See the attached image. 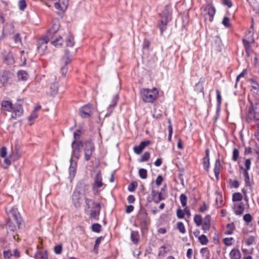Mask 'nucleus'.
<instances>
[{
  "label": "nucleus",
  "instance_id": "obj_1",
  "mask_svg": "<svg viewBox=\"0 0 259 259\" xmlns=\"http://www.w3.org/2000/svg\"><path fill=\"white\" fill-rule=\"evenodd\" d=\"M82 134V132L78 130L74 133V141L72 142L71 146L72 148V156L77 159H79L80 156L81 148H83L84 159L85 161H89L94 151H95V146L93 142L90 141L81 142L78 139Z\"/></svg>",
  "mask_w": 259,
  "mask_h": 259
},
{
  "label": "nucleus",
  "instance_id": "obj_2",
  "mask_svg": "<svg viewBox=\"0 0 259 259\" xmlns=\"http://www.w3.org/2000/svg\"><path fill=\"white\" fill-rule=\"evenodd\" d=\"M9 215V220L7 223V228L8 233L10 231L14 232L17 227L20 228L22 221L19 213L16 211L10 212Z\"/></svg>",
  "mask_w": 259,
  "mask_h": 259
},
{
  "label": "nucleus",
  "instance_id": "obj_3",
  "mask_svg": "<svg viewBox=\"0 0 259 259\" xmlns=\"http://www.w3.org/2000/svg\"><path fill=\"white\" fill-rule=\"evenodd\" d=\"M171 16V10L169 6H166L163 10L159 14L160 23L159 27L161 32L162 33L166 28L167 23L170 21Z\"/></svg>",
  "mask_w": 259,
  "mask_h": 259
},
{
  "label": "nucleus",
  "instance_id": "obj_4",
  "mask_svg": "<svg viewBox=\"0 0 259 259\" xmlns=\"http://www.w3.org/2000/svg\"><path fill=\"white\" fill-rule=\"evenodd\" d=\"M140 94L144 102L152 103L156 99L158 95V91L155 88H153L152 90L142 89L140 91Z\"/></svg>",
  "mask_w": 259,
  "mask_h": 259
},
{
  "label": "nucleus",
  "instance_id": "obj_5",
  "mask_svg": "<svg viewBox=\"0 0 259 259\" xmlns=\"http://www.w3.org/2000/svg\"><path fill=\"white\" fill-rule=\"evenodd\" d=\"M85 202L88 209L91 208L90 212V218L97 220L100 213V204L95 203L92 199L89 198L85 199Z\"/></svg>",
  "mask_w": 259,
  "mask_h": 259
},
{
  "label": "nucleus",
  "instance_id": "obj_6",
  "mask_svg": "<svg viewBox=\"0 0 259 259\" xmlns=\"http://www.w3.org/2000/svg\"><path fill=\"white\" fill-rule=\"evenodd\" d=\"M83 188V191L89 189V186L82 182H79L77 185V188L74 191L72 195V201L76 207L79 206V201L81 195L82 194L81 189Z\"/></svg>",
  "mask_w": 259,
  "mask_h": 259
},
{
  "label": "nucleus",
  "instance_id": "obj_7",
  "mask_svg": "<svg viewBox=\"0 0 259 259\" xmlns=\"http://www.w3.org/2000/svg\"><path fill=\"white\" fill-rule=\"evenodd\" d=\"M215 13V10L214 7L209 5L206 6L204 9L203 13L205 20H208L209 22H212Z\"/></svg>",
  "mask_w": 259,
  "mask_h": 259
},
{
  "label": "nucleus",
  "instance_id": "obj_8",
  "mask_svg": "<svg viewBox=\"0 0 259 259\" xmlns=\"http://www.w3.org/2000/svg\"><path fill=\"white\" fill-rule=\"evenodd\" d=\"M72 61V58L69 54V51L67 50H65V55L61 60L62 63L64 66L61 68V72L63 75H65L66 74L68 68L67 65L70 63Z\"/></svg>",
  "mask_w": 259,
  "mask_h": 259
},
{
  "label": "nucleus",
  "instance_id": "obj_9",
  "mask_svg": "<svg viewBox=\"0 0 259 259\" xmlns=\"http://www.w3.org/2000/svg\"><path fill=\"white\" fill-rule=\"evenodd\" d=\"M93 108L91 105H87L82 107L79 111V114L82 118H88L93 113Z\"/></svg>",
  "mask_w": 259,
  "mask_h": 259
},
{
  "label": "nucleus",
  "instance_id": "obj_10",
  "mask_svg": "<svg viewBox=\"0 0 259 259\" xmlns=\"http://www.w3.org/2000/svg\"><path fill=\"white\" fill-rule=\"evenodd\" d=\"M12 111L11 117L14 119H16L17 117L21 116L23 113L22 105L18 103L13 106Z\"/></svg>",
  "mask_w": 259,
  "mask_h": 259
},
{
  "label": "nucleus",
  "instance_id": "obj_11",
  "mask_svg": "<svg viewBox=\"0 0 259 259\" xmlns=\"http://www.w3.org/2000/svg\"><path fill=\"white\" fill-rule=\"evenodd\" d=\"M12 76V74L7 71L0 73V82L4 85L6 86L9 84V80Z\"/></svg>",
  "mask_w": 259,
  "mask_h": 259
},
{
  "label": "nucleus",
  "instance_id": "obj_12",
  "mask_svg": "<svg viewBox=\"0 0 259 259\" xmlns=\"http://www.w3.org/2000/svg\"><path fill=\"white\" fill-rule=\"evenodd\" d=\"M49 40L47 37L39 39L37 41V50L40 54H43L47 48V44Z\"/></svg>",
  "mask_w": 259,
  "mask_h": 259
},
{
  "label": "nucleus",
  "instance_id": "obj_13",
  "mask_svg": "<svg viewBox=\"0 0 259 259\" xmlns=\"http://www.w3.org/2000/svg\"><path fill=\"white\" fill-rule=\"evenodd\" d=\"M150 144L149 140H146L142 142L139 145L136 146L134 148V151L137 154H140L141 153L144 149L149 146Z\"/></svg>",
  "mask_w": 259,
  "mask_h": 259
},
{
  "label": "nucleus",
  "instance_id": "obj_14",
  "mask_svg": "<svg viewBox=\"0 0 259 259\" xmlns=\"http://www.w3.org/2000/svg\"><path fill=\"white\" fill-rule=\"evenodd\" d=\"M102 179L101 173L99 172L97 174L95 177V181L93 184L94 190L98 191V189L103 186V184L102 182Z\"/></svg>",
  "mask_w": 259,
  "mask_h": 259
},
{
  "label": "nucleus",
  "instance_id": "obj_15",
  "mask_svg": "<svg viewBox=\"0 0 259 259\" xmlns=\"http://www.w3.org/2000/svg\"><path fill=\"white\" fill-rule=\"evenodd\" d=\"M68 0H58L55 3V7L57 10L65 11L68 7Z\"/></svg>",
  "mask_w": 259,
  "mask_h": 259
},
{
  "label": "nucleus",
  "instance_id": "obj_16",
  "mask_svg": "<svg viewBox=\"0 0 259 259\" xmlns=\"http://www.w3.org/2000/svg\"><path fill=\"white\" fill-rule=\"evenodd\" d=\"M233 209L236 215H241L244 212V204L242 202H235L234 203Z\"/></svg>",
  "mask_w": 259,
  "mask_h": 259
},
{
  "label": "nucleus",
  "instance_id": "obj_17",
  "mask_svg": "<svg viewBox=\"0 0 259 259\" xmlns=\"http://www.w3.org/2000/svg\"><path fill=\"white\" fill-rule=\"evenodd\" d=\"M138 220L139 221L141 226L144 228L146 226L148 223L147 214L144 212H140L138 215Z\"/></svg>",
  "mask_w": 259,
  "mask_h": 259
},
{
  "label": "nucleus",
  "instance_id": "obj_18",
  "mask_svg": "<svg viewBox=\"0 0 259 259\" xmlns=\"http://www.w3.org/2000/svg\"><path fill=\"white\" fill-rule=\"evenodd\" d=\"M202 230L204 233H206L210 229V217L209 215H207L204 218L202 223Z\"/></svg>",
  "mask_w": 259,
  "mask_h": 259
},
{
  "label": "nucleus",
  "instance_id": "obj_19",
  "mask_svg": "<svg viewBox=\"0 0 259 259\" xmlns=\"http://www.w3.org/2000/svg\"><path fill=\"white\" fill-rule=\"evenodd\" d=\"M51 42V44L54 46L55 47H59L61 46L63 44V40L61 36H58L54 38V36H52V38L48 39Z\"/></svg>",
  "mask_w": 259,
  "mask_h": 259
},
{
  "label": "nucleus",
  "instance_id": "obj_20",
  "mask_svg": "<svg viewBox=\"0 0 259 259\" xmlns=\"http://www.w3.org/2000/svg\"><path fill=\"white\" fill-rule=\"evenodd\" d=\"M13 107V104L10 101H3L2 102L1 108L2 110L4 111H12Z\"/></svg>",
  "mask_w": 259,
  "mask_h": 259
},
{
  "label": "nucleus",
  "instance_id": "obj_21",
  "mask_svg": "<svg viewBox=\"0 0 259 259\" xmlns=\"http://www.w3.org/2000/svg\"><path fill=\"white\" fill-rule=\"evenodd\" d=\"M242 42L245 48V52H251L252 49L250 44L254 42V38L252 36V34L251 35L250 39H248V40L243 39Z\"/></svg>",
  "mask_w": 259,
  "mask_h": 259
},
{
  "label": "nucleus",
  "instance_id": "obj_22",
  "mask_svg": "<svg viewBox=\"0 0 259 259\" xmlns=\"http://www.w3.org/2000/svg\"><path fill=\"white\" fill-rule=\"evenodd\" d=\"M59 28V25L58 23H55L53 24L52 27L50 29L47 33V37L48 39L50 38H52V36H54V35L57 32Z\"/></svg>",
  "mask_w": 259,
  "mask_h": 259
},
{
  "label": "nucleus",
  "instance_id": "obj_23",
  "mask_svg": "<svg viewBox=\"0 0 259 259\" xmlns=\"http://www.w3.org/2000/svg\"><path fill=\"white\" fill-rule=\"evenodd\" d=\"M14 32V26L12 24H7L3 28V34L8 35L12 34Z\"/></svg>",
  "mask_w": 259,
  "mask_h": 259
},
{
  "label": "nucleus",
  "instance_id": "obj_24",
  "mask_svg": "<svg viewBox=\"0 0 259 259\" xmlns=\"http://www.w3.org/2000/svg\"><path fill=\"white\" fill-rule=\"evenodd\" d=\"M231 259H240L241 253L238 249H233L230 253Z\"/></svg>",
  "mask_w": 259,
  "mask_h": 259
},
{
  "label": "nucleus",
  "instance_id": "obj_25",
  "mask_svg": "<svg viewBox=\"0 0 259 259\" xmlns=\"http://www.w3.org/2000/svg\"><path fill=\"white\" fill-rule=\"evenodd\" d=\"M220 167H221V163L219 159H217L215 161L214 167V172L215 174V176L217 179L218 180L219 176L220 171Z\"/></svg>",
  "mask_w": 259,
  "mask_h": 259
},
{
  "label": "nucleus",
  "instance_id": "obj_26",
  "mask_svg": "<svg viewBox=\"0 0 259 259\" xmlns=\"http://www.w3.org/2000/svg\"><path fill=\"white\" fill-rule=\"evenodd\" d=\"M17 77L19 80H26L28 78V74L26 71L20 70L17 73Z\"/></svg>",
  "mask_w": 259,
  "mask_h": 259
},
{
  "label": "nucleus",
  "instance_id": "obj_27",
  "mask_svg": "<svg viewBox=\"0 0 259 259\" xmlns=\"http://www.w3.org/2000/svg\"><path fill=\"white\" fill-rule=\"evenodd\" d=\"M131 238L134 243H137L139 240V235L137 231H132L131 234Z\"/></svg>",
  "mask_w": 259,
  "mask_h": 259
},
{
  "label": "nucleus",
  "instance_id": "obj_28",
  "mask_svg": "<svg viewBox=\"0 0 259 259\" xmlns=\"http://www.w3.org/2000/svg\"><path fill=\"white\" fill-rule=\"evenodd\" d=\"M242 198V195L240 193L236 192L233 194L232 200L234 203L239 202V201H241Z\"/></svg>",
  "mask_w": 259,
  "mask_h": 259
},
{
  "label": "nucleus",
  "instance_id": "obj_29",
  "mask_svg": "<svg viewBox=\"0 0 259 259\" xmlns=\"http://www.w3.org/2000/svg\"><path fill=\"white\" fill-rule=\"evenodd\" d=\"M194 221L197 227L202 225L203 219L202 217L199 214H195L194 217Z\"/></svg>",
  "mask_w": 259,
  "mask_h": 259
},
{
  "label": "nucleus",
  "instance_id": "obj_30",
  "mask_svg": "<svg viewBox=\"0 0 259 259\" xmlns=\"http://www.w3.org/2000/svg\"><path fill=\"white\" fill-rule=\"evenodd\" d=\"M256 238L255 236H250L246 239V243L247 245L250 246L255 244Z\"/></svg>",
  "mask_w": 259,
  "mask_h": 259
},
{
  "label": "nucleus",
  "instance_id": "obj_31",
  "mask_svg": "<svg viewBox=\"0 0 259 259\" xmlns=\"http://www.w3.org/2000/svg\"><path fill=\"white\" fill-rule=\"evenodd\" d=\"M70 162L71 163H70V166L69 167L70 174V175H72L73 176H74V173L75 172V169H76V162H74V163L73 162V160H72V157L70 159Z\"/></svg>",
  "mask_w": 259,
  "mask_h": 259
},
{
  "label": "nucleus",
  "instance_id": "obj_32",
  "mask_svg": "<svg viewBox=\"0 0 259 259\" xmlns=\"http://www.w3.org/2000/svg\"><path fill=\"white\" fill-rule=\"evenodd\" d=\"M198 240L202 245H206L208 242L207 237L204 235H201L198 237Z\"/></svg>",
  "mask_w": 259,
  "mask_h": 259
},
{
  "label": "nucleus",
  "instance_id": "obj_33",
  "mask_svg": "<svg viewBox=\"0 0 259 259\" xmlns=\"http://www.w3.org/2000/svg\"><path fill=\"white\" fill-rule=\"evenodd\" d=\"M5 62L7 64H12L14 62L13 55L11 54H8L5 58Z\"/></svg>",
  "mask_w": 259,
  "mask_h": 259
},
{
  "label": "nucleus",
  "instance_id": "obj_34",
  "mask_svg": "<svg viewBox=\"0 0 259 259\" xmlns=\"http://www.w3.org/2000/svg\"><path fill=\"white\" fill-rule=\"evenodd\" d=\"M180 201L183 207L187 205V197L184 194H182L180 197Z\"/></svg>",
  "mask_w": 259,
  "mask_h": 259
},
{
  "label": "nucleus",
  "instance_id": "obj_35",
  "mask_svg": "<svg viewBox=\"0 0 259 259\" xmlns=\"http://www.w3.org/2000/svg\"><path fill=\"white\" fill-rule=\"evenodd\" d=\"M140 177L142 179H145L147 176V170L144 168H140L139 170Z\"/></svg>",
  "mask_w": 259,
  "mask_h": 259
},
{
  "label": "nucleus",
  "instance_id": "obj_36",
  "mask_svg": "<svg viewBox=\"0 0 259 259\" xmlns=\"http://www.w3.org/2000/svg\"><path fill=\"white\" fill-rule=\"evenodd\" d=\"M101 225L99 224H94L92 226V229L93 232L99 233L101 231Z\"/></svg>",
  "mask_w": 259,
  "mask_h": 259
},
{
  "label": "nucleus",
  "instance_id": "obj_37",
  "mask_svg": "<svg viewBox=\"0 0 259 259\" xmlns=\"http://www.w3.org/2000/svg\"><path fill=\"white\" fill-rule=\"evenodd\" d=\"M36 259H48L46 253L42 252H38L35 255Z\"/></svg>",
  "mask_w": 259,
  "mask_h": 259
},
{
  "label": "nucleus",
  "instance_id": "obj_38",
  "mask_svg": "<svg viewBox=\"0 0 259 259\" xmlns=\"http://www.w3.org/2000/svg\"><path fill=\"white\" fill-rule=\"evenodd\" d=\"M150 157V154L148 152H146L142 156L140 160V162H144L148 161Z\"/></svg>",
  "mask_w": 259,
  "mask_h": 259
},
{
  "label": "nucleus",
  "instance_id": "obj_39",
  "mask_svg": "<svg viewBox=\"0 0 259 259\" xmlns=\"http://www.w3.org/2000/svg\"><path fill=\"white\" fill-rule=\"evenodd\" d=\"M177 228L181 233L184 234L186 232L185 227L182 222L177 223Z\"/></svg>",
  "mask_w": 259,
  "mask_h": 259
},
{
  "label": "nucleus",
  "instance_id": "obj_40",
  "mask_svg": "<svg viewBox=\"0 0 259 259\" xmlns=\"http://www.w3.org/2000/svg\"><path fill=\"white\" fill-rule=\"evenodd\" d=\"M216 204L218 207H221L222 205L223 200L222 195L217 194L215 198Z\"/></svg>",
  "mask_w": 259,
  "mask_h": 259
},
{
  "label": "nucleus",
  "instance_id": "obj_41",
  "mask_svg": "<svg viewBox=\"0 0 259 259\" xmlns=\"http://www.w3.org/2000/svg\"><path fill=\"white\" fill-rule=\"evenodd\" d=\"M66 45L69 47H72L74 44V38L72 36H69L66 41Z\"/></svg>",
  "mask_w": 259,
  "mask_h": 259
},
{
  "label": "nucleus",
  "instance_id": "obj_42",
  "mask_svg": "<svg viewBox=\"0 0 259 259\" xmlns=\"http://www.w3.org/2000/svg\"><path fill=\"white\" fill-rule=\"evenodd\" d=\"M222 23L226 27H230L231 26L230 19L228 17H225L224 18Z\"/></svg>",
  "mask_w": 259,
  "mask_h": 259
},
{
  "label": "nucleus",
  "instance_id": "obj_43",
  "mask_svg": "<svg viewBox=\"0 0 259 259\" xmlns=\"http://www.w3.org/2000/svg\"><path fill=\"white\" fill-rule=\"evenodd\" d=\"M200 252L202 255L206 258L209 257V250L206 247L202 248L200 250Z\"/></svg>",
  "mask_w": 259,
  "mask_h": 259
},
{
  "label": "nucleus",
  "instance_id": "obj_44",
  "mask_svg": "<svg viewBox=\"0 0 259 259\" xmlns=\"http://www.w3.org/2000/svg\"><path fill=\"white\" fill-rule=\"evenodd\" d=\"M203 166L204 168L207 170L209 167V158L204 157L203 158Z\"/></svg>",
  "mask_w": 259,
  "mask_h": 259
},
{
  "label": "nucleus",
  "instance_id": "obj_45",
  "mask_svg": "<svg viewBox=\"0 0 259 259\" xmlns=\"http://www.w3.org/2000/svg\"><path fill=\"white\" fill-rule=\"evenodd\" d=\"M239 152L237 149H234L233 152V160L235 161H237L239 157Z\"/></svg>",
  "mask_w": 259,
  "mask_h": 259
},
{
  "label": "nucleus",
  "instance_id": "obj_46",
  "mask_svg": "<svg viewBox=\"0 0 259 259\" xmlns=\"http://www.w3.org/2000/svg\"><path fill=\"white\" fill-rule=\"evenodd\" d=\"M7 154V148L3 147L0 149V156L3 158H5Z\"/></svg>",
  "mask_w": 259,
  "mask_h": 259
},
{
  "label": "nucleus",
  "instance_id": "obj_47",
  "mask_svg": "<svg viewBox=\"0 0 259 259\" xmlns=\"http://www.w3.org/2000/svg\"><path fill=\"white\" fill-rule=\"evenodd\" d=\"M166 247L165 246H162L159 248L158 255L159 256H164V254L167 252V251L165 250Z\"/></svg>",
  "mask_w": 259,
  "mask_h": 259
},
{
  "label": "nucleus",
  "instance_id": "obj_48",
  "mask_svg": "<svg viewBox=\"0 0 259 259\" xmlns=\"http://www.w3.org/2000/svg\"><path fill=\"white\" fill-rule=\"evenodd\" d=\"M19 9L21 10H24L26 7V4L24 0H20L19 2Z\"/></svg>",
  "mask_w": 259,
  "mask_h": 259
},
{
  "label": "nucleus",
  "instance_id": "obj_49",
  "mask_svg": "<svg viewBox=\"0 0 259 259\" xmlns=\"http://www.w3.org/2000/svg\"><path fill=\"white\" fill-rule=\"evenodd\" d=\"M37 116L38 115L37 113L33 111L31 115L29 116L28 119L29 121L31 122V121L36 119Z\"/></svg>",
  "mask_w": 259,
  "mask_h": 259
},
{
  "label": "nucleus",
  "instance_id": "obj_50",
  "mask_svg": "<svg viewBox=\"0 0 259 259\" xmlns=\"http://www.w3.org/2000/svg\"><path fill=\"white\" fill-rule=\"evenodd\" d=\"M208 207V205L206 204L205 203H204L203 205L199 207V210L200 212H203L206 210H207Z\"/></svg>",
  "mask_w": 259,
  "mask_h": 259
},
{
  "label": "nucleus",
  "instance_id": "obj_51",
  "mask_svg": "<svg viewBox=\"0 0 259 259\" xmlns=\"http://www.w3.org/2000/svg\"><path fill=\"white\" fill-rule=\"evenodd\" d=\"M54 249V252L56 254H60L62 252V246L61 245H57V246H55Z\"/></svg>",
  "mask_w": 259,
  "mask_h": 259
},
{
  "label": "nucleus",
  "instance_id": "obj_52",
  "mask_svg": "<svg viewBox=\"0 0 259 259\" xmlns=\"http://www.w3.org/2000/svg\"><path fill=\"white\" fill-rule=\"evenodd\" d=\"M12 256V252L10 250H5L4 251V256L5 258H10Z\"/></svg>",
  "mask_w": 259,
  "mask_h": 259
},
{
  "label": "nucleus",
  "instance_id": "obj_53",
  "mask_svg": "<svg viewBox=\"0 0 259 259\" xmlns=\"http://www.w3.org/2000/svg\"><path fill=\"white\" fill-rule=\"evenodd\" d=\"M243 220L247 223H250L252 220V217L249 213L245 214L243 217Z\"/></svg>",
  "mask_w": 259,
  "mask_h": 259
},
{
  "label": "nucleus",
  "instance_id": "obj_54",
  "mask_svg": "<svg viewBox=\"0 0 259 259\" xmlns=\"http://www.w3.org/2000/svg\"><path fill=\"white\" fill-rule=\"evenodd\" d=\"M177 215L179 219H183L184 217L183 211L181 209H178L177 211Z\"/></svg>",
  "mask_w": 259,
  "mask_h": 259
},
{
  "label": "nucleus",
  "instance_id": "obj_55",
  "mask_svg": "<svg viewBox=\"0 0 259 259\" xmlns=\"http://www.w3.org/2000/svg\"><path fill=\"white\" fill-rule=\"evenodd\" d=\"M232 240H233L232 238H226L224 239V243L226 245H227L228 246H230V245H231L232 244Z\"/></svg>",
  "mask_w": 259,
  "mask_h": 259
},
{
  "label": "nucleus",
  "instance_id": "obj_56",
  "mask_svg": "<svg viewBox=\"0 0 259 259\" xmlns=\"http://www.w3.org/2000/svg\"><path fill=\"white\" fill-rule=\"evenodd\" d=\"M247 73V71L246 69H244L242 71V72L240 73L237 76V78H236V82H238L239 81L240 78L241 77H244Z\"/></svg>",
  "mask_w": 259,
  "mask_h": 259
},
{
  "label": "nucleus",
  "instance_id": "obj_57",
  "mask_svg": "<svg viewBox=\"0 0 259 259\" xmlns=\"http://www.w3.org/2000/svg\"><path fill=\"white\" fill-rule=\"evenodd\" d=\"M102 239V237H98L96 239V242H95V245L94 246V249L95 250H97L98 249V246L101 243V240Z\"/></svg>",
  "mask_w": 259,
  "mask_h": 259
},
{
  "label": "nucleus",
  "instance_id": "obj_58",
  "mask_svg": "<svg viewBox=\"0 0 259 259\" xmlns=\"http://www.w3.org/2000/svg\"><path fill=\"white\" fill-rule=\"evenodd\" d=\"M251 164V161L250 159H247L246 160L245 162V169L244 170H248L250 169Z\"/></svg>",
  "mask_w": 259,
  "mask_h": 259
},
{
  "label": "nucleus",
  "instance_id": "obj_59",
  "mask_svg": "<svg viewBox=\"0 0 259 259\" xmlns=\"http://www.w3.org/2000/svg\"><path fill=\"white\" fill-rule=\"evenodd\" d=\"M162 181H163L162 177L160 175H159L156 180V185L157 186H160L161 184Z\"/></svg>",
  "mask_w": 259,
  "mask_h": 259
},
{
  "label": "nucleus",
  "instance_id": "obj_60",
  "mask_svg": "<svg viewBox=\"0 0 259 259\" xmlns=\"http://www.w3.org/2000/svg\"><path fill=\"white\" fill-rule=\"evenodd\" d=\"M137 185H135L134 183L130 184L128 187V190L130 192H133L135 191Z\"/></svg>",
  "mask_w": 259,
  "mask_h": 259
},
{
  "label": "nucleus",
  "instance_id": "obj_61",
  "mask_svg": "<svg viewBox=\"0 0 259 259\" xmlns=\"http://www.w3.org/2000/svg\"><path fill=\"white\" fill-rule=\"evenodd\" d=\"M227 228L229 229V230L226 233V234L229 235L232 233L233 230L234 229L233 226L232 224H228L227 225Z\"/></svg>",
  "mask_w": 259,
  "mask_h": 259
},
{
  "label": "nucleus",
  "instance_id": "obj_62",
  "mask_svg": "<svg viewBox=\"0 0 259 259\" xmlns=\"http://www.w3.org/2000/svg\"><path fill=\"white\" fill-rule=\"evenodd\" d=\"M4 163L5 165H4L3 167L4 168H7L8 166L11 165V161L9 159L5 157V159H4Z\"/></svg>",
  "mask_w": 259,
  "mask_h": 259
},
{
  "label": "nucleus",
  "instance_id": "obj_63",
  "mask_svg": "<svg viewBox=\"0 0 259 259\" xmlns=\"http://www.w3.org/2000/svg\"><path fill=\"white\" fill-rule=\"evenodd\" d=\"M14 39L16 43L21 42V41L20 35L18 33H17L15 35Z\"/></svg>",
  "mask_w": 259,
  "mask_h": 259
},
{
  "label": "nucleus",
  "instance_id": "obj_64",
  "mask_svg": "<svg viewBox=\"0 0 259 259\" xmlns=\"http://www.w3.org/2000/svg\"><path fill=\"white\" fill-rule=\"evenodd\" d=\"M51 90H52L53 94H56L58 91V85L57 84H54L53 86L51 87Z\"/></svg>",
  "mask_w": 259,
  "mask_h": 259
}]
</instances>
